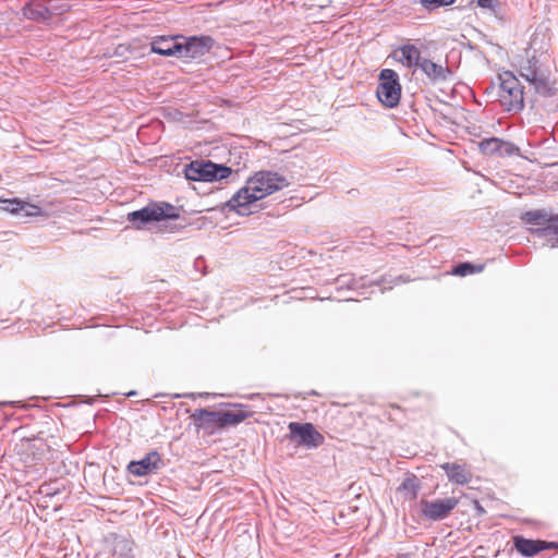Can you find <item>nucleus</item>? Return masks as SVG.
Segmentation results:
<instances>
[{
	"mask_svg": "<svg viewBox=\"0 0 558 558\" xmlns=\"http://www.w3.org/2000/svg\"><path fill=\"white\" fill-rule=\"evenodd\" d=\"M286 177L270 170H260L250 177L245 185L241 187L226 204L225 209L234 211L240 216L253 213L251 205L259 199L288 186Z\"/></svg>",
	"mask_w": 558,
	"mask_h": 558,
	"instance_id": "obj_1",
	"label": "nucleus"
},
{
	"mask_svg": "<svg viewBox=\"0 0 558 558\" xmlns=\"http://www.w3.org/2000/svg\"><path fill=\"white\" fill-rule=\"evenodd\" d=\"M498 101L507 112H521L524 109V87L511 71L498 74Z\"/></svg>",
	"mask_w": 558,
	"mask_h": 558,
	"instance_id": "obj_2",
	"label": "nucleus"
},
{
	"mask_svg": "<svg viewBox=\"0 0 558 558\" xmlns=\"http://www.w3.org/2000/svg\"><path fill=\"white\" fill-rule=\"evenodd\" d=\"M179 209L166 202H151L145 207L128 214V221L135 229H144L148 223L178 219Z\"/></svg>",
	"mask_w": 558,
	"mask_h": 558,
	"instance_id": "obj_3",
	"label": "nucleus"
},
{
	"mask_svg": "<svg viewBox=\"0 0 558 558\" xmlns=\"http://www.w3.org/2000/svg\"><path fill=\"white\" fill-rule=\"evenodd\" d=\"M231 173L230 167L210 160H194L184 166V175L189 181H220L227 179Z\"/></svg>",
	"mask_w": 558,
	"mask_h": 558,
	"instance_id": "obj_4",
	"label": "nucleus"
},
{
	"mask_svg": "<svg viewBox=\"0 0 558 558\" xmlns=\"http://www.w3.org/2000/svg\"><path fill=\"white\" fill-rule=\"evenodd\" d=\"M518 72L522 78L534 86L536 92L547 87V71L543 68L541 60L535 53L530 54V51H526V56L519 61Z\"/></svg>",
	"mask_w": 558,
	"mask_h": 558,
	"instance_id": "obj_5",
	"label": "nucleus"
},
{
	"mask_svg": "<svg viewBox=\"0 0 558 558\" xmlns=\"http://www.w3.org/2000/svg\"><path fill=\"white\" fill-rule=\"evenodd\" d=\"M378 100L387 108H395L401 97V85L398 74L391 69H384L379 73V83L376 89Z\"/></svg>",
	"mask_w": 558,
	"mask_h": 558,
	"instance_id": "obj_6",
	"label": "nucleus"
},
{
	"mask_svg": "<svg viewBox=\"0 0 558 558\" xmlns=\"http://www.w3.org/2000/svg\"><path fill=\"white\" fill-rule=\"evenodd\" d=\"M288 428L289 439L299 446L314 449L324 442V436L311 423L291 422Z\"/></svg>",
	"mask_w": 558,
	"mask_h": 558,
	"instance_id": "obj_7",
	"label": "nucleus"
},
{
	"mask_svg": "<svg viewBox=\"0 0 558 558\" xmlns=\"http://www.w3.org/2000/svg\"><path fill=\"white\" fill-rule=\"evenodd\" d=\"M420 505L422 515L425 519L430 521H440L447 518L457 507L458 499L454 497L436 500L422 499Z\"/></svg>",
	"mask_w": 558,
	"mask_h": 558,
	"instance_id": "obj_8",
	"label": "nucleus"
},
{
	"mask_svg": "<svg viewBox=\"0 0 558 558\" xmlns=\"http://www.w3.org/2000/svg\"><path fill=\"white\" fill-rule=\"evenodd\" d=\"M400 281L404 282L405 279H403L401 276L396 277L393 279H389V280L386 277H384L380 281H377V280H367L366 277L355 278L352 275L344 274V275H340L336 278L335 284H336L337 290L348 289V290L359 291V290H364L367 287H373V286L379 287L386 282L390 283V284H398ZM391 288H392V286L388 287V289H391Z\"/></svg>",
	"mask_w": 558,
	"mask_h": 558,
	"instance_id": "obj_9",
	"label": "nucleus"
},
{
	"mask_svg": "<svg viewBox=\"0 0 558 558\" xmlns=\"http://www.w3.org/2000/svg\"><path fill=\"white\" fill-rule=\"evenodd\" d=\"M166 465L163 459L157 450H150L141 460L131 461L126 470L134 476L141 477L157 473Z\"/></svg>",
	"mask_w": 558,
	"mask_h": 558,
	"instance_id": "obj_10",
	"label": "nucleus"
},
{
	"mask_svg": "<svg viewBox=\"0 0 558 558\" xmlns=\"http://www.w3.org/2000/svg\"><path fill=\"white\" fill-rule=\"evenodd\" d=\"M181 38L183 39V41H181V57L191 59L203 57L209 52L215 41L210 36H192Z\"/></svg>",
	"mask_w": 558,
	"mask_h": 558,
	"instance_id": "obj_11",
	"label": "nucleus"
},
{
	"mask_svg": "<svg viewBox=\"0 0 558 558\" xmlns=\"http://www.w3.org/2000/svg\"><path fill=\"white\" fill-rule=\"evenodd\" d=\"M478 148L485 156H511L518 150V147L513 143L504 141L498 137H489L481 141L478 143Z\"/></svg>",
	"mask_w": 558,
	"mask_h": 558,
	"instance_id": "obj_12",
	"label": "nucleus"
},
{
	"mask_svg": "<svg viewBox=\"0 0 558 558\" xmlns=\"http://www.w3.org/2000/svg\"><path fill=\"white\" fill-rule=\"evenodd\" d=\"M0 208L21 217H37L43 215L39 206L24 202L20 198L1 199Z\"/></svg>",
	"mask_w": 558,
	"mask_h": 558,
	"instance_id": "obj_13",
	"label": "nucleus"
},
{
	"mask_svg": "<svg viewBox=\"0 0 558 558\" xmlns=\"http://www.w3.org/2000/svg\"><path fill=\"white\" fill-rule=\"evenodd\" d=\"M180 37H167L159 36L151 40L150 49L151 52L160 54V56H179L181 57V41Z\"/></svg>",
	"mask_w": 558,
	"mask_h": 558,
	"instance_id": "obj_14",
	"label": "nucleus"
},
{
	"mask_svg": "<svg viewBox=\"0 0 558 558\" xmlns=\"http://www.w3.org/2000/svg\"><path fill=\"white\" fill-rule=\"evenodd\" d=\"M222 411H209L207 409H196L191 418L197 429L201 428H222Z\"/></svg>",
	"mask_w": 558,
	"mask_h": 558,
	"instance_id": "obj_15",
	"label": "nucleus"
},
{
	"mask_svg": "<svg viewBox=\"0 0 558 558\" xmlns=\"http://www.w3.org/2000/svg\"><path fill=\"white\" fill-rule=\"evenodd\" d=\"M418 69L432 83L446 82L453 75V72L448 66L437 64L427 58H423Z\"/></svg>",
	"mask_w": 558,
	"mask_h": 558,
	"instance_id": "obj_16",
	"label": "nucleus"
},
{
	"mask_svg": "<svg viewBox=\"0 0 558 558\" xmlns=\"http://www.w3.org/2000/svg\"><path fill=\"white\" fill-rule=\"evenodd\" d=\"M522 220L527 225H544L548 222L558 238V215H551L546 209H537L524 213Z\"/></svg>",
	"mask_w": 558,
	"mask_h": 558,
	"instance_id": "obj_17",
	"label": "nucleus"
},
{
	"mask_svg": "<svg viewBox=\"0 0 558 558\" xmlns=\"http://www.w3.org/2000/svg\"><path fill=\"white\" fill-rule=\"evenodd\" d=\"M513 546L523 557L532 558L545 550V544L541 539H530L521 535L513 537Z\"/></svg>",
	"mask_w": 558,
	"mask_h": 558,
	"instance_id": "obj_18",
	"label": "nucleus"
},
{
	"mask_svg": "<svg viewBox=\"0 0 558 558\" xmlns=\"http://www.w3.org/2000/svg\"><path fill=\"white\" fill-rule=\"evenodd\" d=\"M24 15L28 20L46 23L50 20L48 0H33L24 9Z\"/></svg>",
	"mask_w": 558,
	"mask_h": 558,
	"instance_id": "obj_19",
	"label": "nucleus"
},
{
	"mask_svg": "<svg viewBox=\"0 0 558 558\" xmlns=\"http://www.w3.org/2000/svg\"><path fill=\"white\" fill-rule=\"evenodd\" d=\"M440 468L445 471L448 480L454 484L465 485L472 480V473L465 465L446 462Z\"/></svg>",
	"mask_w": 558,
	"mask_h": 558,
	"instance_id": "obj_20",
	"label": "nucleus"
},
{
	"mask_svg": "<svg viewBox=\"0 0 558 558\" xmlns=\"http://www.w3.org/2000/svg\"><path fill=\"white\" fill-rule=\"evenodd\" d=\"M395 54L399 56V61L408 68H418L423 60L420 49L412 44L402 45Z\"/></svg>",
	"mask_w": 558,
	"mask_h": 558,
	"instance_id": "obj_21",
	"label": "nucleus"
},
{
	"mask_svg": "<svg viewBox=\"0 0 558 558\" xmlns=\"http://www.w3.org/2000/svg\"><path fill=\"white\" fill-rule=\"evenodd\" d=\"M234 407L238 409L222 411V428L227 426H235L253 415V412L247 410V405L234 404Z\"/></svg>",
	"mask_w": 558,
	"mask_h": 558,
	"instance_id": "obj_22",
	"label": "nucleus"
},
{
	"mask_svg": "<svg viewBox=\"0 0 558 558\" xmlns=\"http://www.w3.org/2000/svg\"><path fill=\"white\" fill-rule=\"evenodd\" d=\"M536 228H533L530 230L531 234L534 238L544 240V242L550 247H557L558 246V238L557 233H554L553 229L548 225V222H545L544 225H535Z\"/></svg>",
	"mask_w": 558,
	"mask_h": 558,
	"instance_id": "obj_23",
	"label": "nucleus"
},
{
	"mask_svg": "<svg viewBox=\"0 0 558 558\" xmlns=\"http://www.w3.org/2000/svg\"><path fill=\"white\" fill-rule=\"evenodd\" d=\"M133 547V541L126 537H118L113 544V553L121 558H134Z\"/></svg>",
	"mask_w": 558,
	"mask_h": 558,
	"instance_id": "obj_24",
	"label": "nucleus"
},
{
	"mask_svg": "<svg viewBox=\"0 0 558 558\" xmlns=\"http://www.w3.org/2000/svg\"><path fill=\"white\" fill-rule=\"evenodd\" d=\"M484 269L483 265H475L470 262H463L456 265L452 269V275L464 277L468 275H473L476 272H481Z\"/></svg>",
	"mask_w": 558,
	"mask_h": 558,
	"instance_id": "obj_25",
	"label": "nucleus"
},
{
	"mask_svg": "<svg viewBox=\"0 0 558 558\" xmlns=\"http://www.w3.org/2000/svg\"><path fill=\"white\" fill-rule=\"evenodd\" d=\"M418 483L415 476L407 477L399 487V490L407 493L410 499H415L418 493Z\"/></svg>",
	"mask_w": 558,
	"mask_h": 558,
	"instance_id": "obj_26",
	"label": "nucleus"
},
{
	"mask_svg": "<svg viewBox=\"0 0 558 558\" xmlns=\"http://www.w3.org/2000/svg\"><path fill=\"white\" fill-rule=\"evenodd\" d=\"M48 9L50 19L61 15L70 10V4L63 0H48Z\"/></svg>",
	"mask_w": 558,
	"mask_h": 558,
	"instance_id": "obj_27",
	"label": "nucleus"
},
{
	"mask_svg": "<svg viewBox=\"0 0 558 558\" xmlns=\"http://www.w3.org/2000/svg\"><path fill=\"white\" fill-rule=\"evenodd\" d=\"M420 3L423 8L427 9L428 11L437 9L442 5H449L452 4V0H420Z\"/></svg>",
	"mask_w": 558,
	"mask_h": 558,
	"instance_id": "obj_28",
	"label": "nucleus"
},
{
	"mask_svg": "<svg viewBox=\"0 0 558 558\" xmlns=\"http://www.w3.org/2000/svg\"><path fill=\"white\" fill-rule=\"evenodd\" d=\"M477 4L484 9H492L494 7V0H477Z\"/></svg>",
	"mask_w": 558,
	"mask_h": 558,
	"instance_id": "obj_29",
	"label": "nucleus"
},
{
	"mask_svg": "<svg viewBox=\"0 0 558 558\" xmlns=\"http://www.w3.org/2000/svg\"><path fill=\"white\" fill-rule=\"evenodd\" d=\"M126 50H128V49H126V47H125V46L120 45V46L116 49V54H117V56H123V54H124V52H125Z\"/></svg>",
	"mask_w": 558,
	"mask_h": 558,
	"instance_id": "obj_30",
	"label": "nucleus"
},
{
	"mask_svg": "<svg viewBox=\"0 0 558 558\" xmlns=\"http://www.w3.org/2000/svg\"><path fill=\"white\" fill-rule=\"evenodd\" d=\"M543 543L545 544V549H549V548H555L557 547V544L554 543V542H546V541H543Z\"/></svg>",
	"mask_w": 558,
	"mask_h": 558,
	"instance_id": "obj_31",
	"label": "nucleus"
},
{
	"mask_svg": "<svg viewBox=\"0 0 558 558\" xmlns=\"http://www.w3.org/2000/svg\"><path fill=\"white\" fill-rule=\"evenodd\" d=\"M136 395V391H130L129 393H126L128 397H131V396H134Z\"/></svg>",
	"mask_w": 558,
	"mask_h": 558,
	"instance_id": "obj_32",
	"label": "nucleus"
}]
</instances>
